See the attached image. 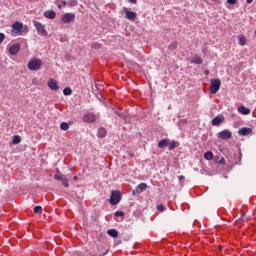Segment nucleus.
<instances>
[{"mask_svg":"<svg viewBox=\"0 0 256 256\" xmlns=\"http://www.w3.org/2000/svg\"><path fill=\"white\" fill-rule=\"evenodd\" d=\"M41 67H43V61H41V59H37V58L31 59L27 65V68L30 71H39V69H41Z\"/></svg>","mask_w":256,"mask_h":256,"instance_id":"nucleus-1","label":"nucleus"},{"mask_svg":"<svg viewBox=\"0 0 256 256\" xmlns=\"http://www.w3.org/2000/svg\"><path fill=\"white\" fill-rule=\"evenodd\" d=\"M210 93L211 95H215L221 89V80L219 79H211L210 80Z\"/></svg>","mask_w":256,"mask_h":256,"instance_id":"nucleus-2","label":"nucleus"},{"mask_svg":"<svg viewBox=\"0 0 256 256\" xmlns=\"http://www.w3.org/2000/svg\"><path fill=\"white\" fill-rule=\"evenodd\" d=\"M121 201V192L112 191L110 196V205H117Z\"/></svg>","mask_w":256,"mask_h":256,"instance_id":"nucleus-3","label":"nucleus"},{"mask_svg":"<svg viewBox=\"0 0 256 256\" xmlns=\"http://www.w3.org/2000/svg\"><path fill=\"white\" fill-rule=\"evenodd\" d=\"M12 33H14V35H23V23L21 22H15L14 24H12Z\"/></svg>","mask_w":256,"mask_h":256,"instance_id":"nucleus-4","label":"nucleus"},{"mask_svg":"<svg viewBox=\"0 0 256 256\" xmlns=\"http://www.w3.org/2000/svg\"><path fill=\"white\" fill-rule=\"evenodd\" d=\"M34 27L36 28L38 35H41L42 37H47V30H45L44 25H42L40 22H34Z\"/></svg>","mask_w":256,"mask_h":256,"instance_id":"nucleus-5","label":"nucleus"},{"mask_svg":"<svg viewBox=\"0 0 256 256\" xmlns=\"http://www.w3.org/2000/svg\"><path fill=\"white\" fill-rule=\"evenodd\" d=\"M62 23H73L75 21V14L73 13H64L61 17Z\"/></svg>","mask_w":256,"mask_h":256,"instance_id":"nucleus-6","label":"nucleus"},{"mask_svg":"<svg viewBox=\"0 0 256 256\" xmlns=\"http://www.w3.org/2000/svg\"><path fill=\"white\" fill-rule=\"evenodd\" d=\"M123 11H124L125 17L128 19V21H135V19H137V13L129 10V8L124 7Z\"/></svg>","mask_w":256,"mask_h":256,"instance_id":"nucleus-7","label":"nucleus"},{"mask_svg":"<svg viewBox=\"0 0 256 256\" xmlns=\"http://www.w3.org/2000/svg\"><path fill=\"white\" fill-rule=\"evenodd\" d=\"M84 123H95L97 121V116L93 113H87L82 117Z\"/></svg>","mask_w":256,"mask_h":256,"instance_id":"nucleus-8","label":"nucleus"},{"mask_svg":"<svg viewBox=\"0 0 256 256\" xmlns=\"http://www.w3.org/2000/svg\"><path fill=\"white\" fill-rule=\"evenodd\" d=\"M218 137L219 139H231V137H233V133L230 130H223L221 132L218 133Z\"/></svg>","mask_w":256,"mask_h":256,"instance_id":"nucleus-9","label":"nucleus"},{"mask_svg":"<svg viewBox=\"0 0 256 256\" xmlns=\"http://www.w3.org/2000/svg\"><path fill=\"white\" fill-rule=\"evenodd\" d=\"M253 133L252 128L243 127L238 130V135H241L242 137H247V135H251Z\"/></svg>","mask_w":256,"mask_h":256,"instance_id":"nucleus-10","label":"nucleus"},{"mask_svg":"<svg viewBox=\"0 0 256 256\" xmlns=\"http://www.w3.org/2000/svg\"><path fill=\"white\" fill-rule=\"evenodd\" d=\"M20 50H21V45L19 43H16L9 48V53L10 55H17Z\"/></svg>","mask_w":256,"mask_h":256,"instance_id":"nucleus-11","label":"nucleus"},{"mask_svg":"<svg viewBox=\"0 0 256 256\" xmlns=\"http://www.w3.org/2000/svg\"><path fill=\"white\" fill-rule=\"evenodd\" d=\"M48 87L49 89H51L52 91H58L59 89V85L57 84V81L50 79L48 81Z\"/></svg>","mask_w":256,"mask_h":256,"instance_id":"nucleus-12","label":"nucleus"},{"mask_svg":"<svg viewBox=\"0 0 256 256\" xmlns=\"http://www.w3.org/2000/svg\"><path fill=\"white\" fill-rule=\"evenodd\" d=\"M44 17H46V19H55V17H57V13L53 10H46L44 12Z\"/></svg>","mask_w":256,"mask_h":256,"instance_id":"nucleus-13","label":"nucleus"},{"mask_svg":"<svg viewBox=\"0 0 256 256\" xmlns=\"http://www.w3.org/2000/svg\"><path fill=\"white\" fill-rule=\"evenodd\" d=\"M170 140L169 139H162L158 142L159 149H165V147H169Z\"/></svg>","mask_w":256,"mask_h":256,"instance_id":"nucleus-14","label":"nucleus"},{"mask_svg":"<svg viewBox=\"0 0 256 256\" xmlns=\"http://www.w3.org/2000/svg\"><path fill=\"white\" fill-rule=\"evenodd\" d=\"M237 39L241 47H245V45H247V37H245V35H238Z\"/></svg>","mask_w":256,"mask_h":256,"instance_id":"nucleus-15","label":"nucleus"},{"mask_svg":"<svg viewBox=\"0 0 256 256\" xmlns=\"http://www.w3.org/2000/svg\"><path fill=\"white\" fill-rule=\"evenodd\" d=\"M237 110L241 115H249L251 113V110L245 106H239Z\"/></svg>","mask_w":256,"mask_h":256,"instance_id":"nucleus-16","label":"nucleus"},{"mask_svg":"<svg viewBox=\"0 0 256 256\" xmlns=\"http://www.w3.org/2000/svg\"><path fill=\"white\" fill-rule=\"evenodd\" d=\"M224 117L223 116H216L213 120H212V125L217 126V125H221V122L223 121Z\"/></svg>","mask_w":256,"mask_h":256,"instance_id":"nucleus-17","label":"nucleus"},{"mask_svg":"<svg viewBox=\"0 0 256 256\" xmlns=\"http://www.w3.org/2000/svg\"><path fill=\"white\" fill-rule=\"evenodd\" d=\"M107 234L110 236V237H113L114 239H117V237H119V232L115 229H109L107 231Z\"/></svg>","mask_w":256,"mask_h":256,"instance_id":"nucleus-18","label":"nucleus"},{"mask_svg":"<svg viewBox=\"0 0 256 256\" xmlns=\"http://www.w3.org/2000/svg\"><path fill=\"white\" fill-rule=\"evenodd\" d=\"M191 63H195L196 65H201L203 63V59L199 56H195L192 58Z\"/></svg>","mask_w":256,"mask_h":256,"instance_id":"nucleus-19","label":"nucleus"},{"mask_svg":"<svg viewBox=\"0 0 256 256\" xmlns=\"http://www.w3.org/2000/svg\"><path fill=\"white\" fill-rule=\"evenodd\" d=\"M204 159H206V161H211L213 160V152L211 151H207L204 154Z\"/></svg>","mask_w":256,"mask_h":256,"instance_id":"nucleus-20","label":"nucleus"},{"mask_svg":"<svg viewBox=\"0 0 256 256\" xmlns=\"http://www.w3.org/2000/svg\"><path fill=\"white\" fill-rule=\"evenodd\" d=\"M105 135H107V130H105V128H100L98 130V137H100V139H103V137H105Z\"/></svg>","mask_w":256,"mask_h":256,"instance_id":"nucleus-21","label":"nucleus"},{"mask_svg":"<svg viewBox=\"0 0 256 256\" xmlns=\"http://www.w3.org/2000/svg\"><path fill=\"white\" fill-rule=\"evenodd\" d=\"M12 143H13V145H19V143H21V137L18 135L14 136Z\"/></svg>","mask_w":256,"mask_h":256,"instance_id":"nucleus-22","label":"nucleus"},{"mask_svg":"<svg viewBox=\"0 0 256 256\" xmlns=\"http://www.w3.org/2000/svg\"><path fill=\"white\" fill-rule=\"evenodd\" d=\"M60 129H61L62 131H67V130L69 129V124L66 123V122H62V123L60 124Z\"/></svg>","mask_w":256,"mask_h":256,"instance_id":"nucleus-23","label":"nucleus"},{"mask_svg":"<svg viewBox=\"0 0 256 256\" xmlns=\"http://www.w3.org/2000/svg\"><path fill=\"white\" fill-rule=\"evenodd\" d=\"M138 189L143 192V191H146L147 190V184L146 183H140L138 185Z\"/></svg>","mask_w":256,"mask_h":256,"instance_id":"nucleus-24","label":"nucleus"},{"mask_svg":"<svg viewBox=\"0 0 256 256\" xmlns=\"http://www.w3.org/2000/svg\"><path fill=\"white\" fill-rule=\"evenodd\" d=\"M173 149H177V142L172 141L169 144V151H173Z\"/></svg>","mask_w":256,"mask_h":256,"instance_id":"nucleus-25","label":"nucleus"},{"mask_svg":"<svg viewBox=\"0 0 256 256\" xmlns=\"http://www.w3.org/2000/svg\"><path fill=\"white\" fill-rule=\"evenodd\" d=\"M34 213L36 214L43 213V208L41 206L34 207Z\"/></svg>","mask_w":256,"mask_h":256,"instance_id":"nucleus-26","label":"nucleus"},{"mask_svg":"<svg viewBox=\"0 0 256 256\" xmlns=\"http://www.w3.org/2000/svg\"><path fill=\"white\" fill-rule=\"evenodd\" d=\"M54 179H56V181H63L65 179V176L60 174H55Z\"/></svg>","mask_w":256,"mask_h":256,"instance_id":"nucleus-27","label":"nucleus"},{"mask_svg":"<svg viewBox=\"0 0 256 256\" xmlns=\"http://www.w3.org/2000/svg\"><path fill=\"white\" fill-rule=\"evenodd\" d=\"M63 93L64 95H72L73 90L71 88H64Z\"/></svg>","mask_w":256,"mask_h":256,"instance_id":"nucleus-28","label":"nucleus"},{"mask_svg":"<svg viewBox=\"0 0 256 256\" xmlns=\"http://www.w3.org/2000/svg\"><path fill=\"white\" fill-rule=\"evenodd\" d=\"M77 5V0H69L68 1V7H75Z\"/></svg>","mask_w":256,"mask_h":256,"instance_id":"nucleus-29","label":"nucleus"},{"mask_svg":"<svg viewBox=\"0 0 256 256\" xmlns=\"http://www.w3.org/2000/svg\"><path fill=\"white\" fill-rule=\"evenodd\" d=\"M157 210L160 211V213H163V211H165V206L163 204H160L157 206Z\"/></svg>","mask_w":256,"mask_h":256,"instance_id":"nucleus-30","label":"nucleus"},{"mask_svg":"<svg viewBox=\"0 0 256 256\" xmlns=\"http://www.w3.org/2000/svg\"><path fill=\"white\" fill-rule=\"evenodd\" d=\"M66 5H68V2L63 0L62 4H58V9H61L62 7H65Z\"/></svg>","mask_w":256,"mask_h":256,"instance_id":"nucleus-31","label":"nucleus"},{"mask_svg":"<svg viewBox=\"0 0 256 256\" xmlns=\"http://www.w3.org/2000/svg\"><path fill=\"white\" fill-rule=\"evenodd\" d=\"M125 215V213L123 211H117L115 212V216L116 217H123Z\"/></svg>","mask_w":256,"mask_h":256,"instance_id":"nucleus-32","label":"nucleus"},{"mask_svg":"<svg viewBox=\"0 0 256 256\" xmlns=\"http://www.w3.org/2000/svg\"><path fill=\"white\" fill-rule=\"evenodd\" d=\"M62 184L64 185V187H69V180H67V178L63 179Z\"/></svg>","mask_w":256,"mask_h":256,"instance_id":"nucleus-33","label":"nucleus"},{"mask_svg":"<svg viewBox=\"0 0 256 256\" xmlns=\"http://www.w3.org/2000/svg\"><path fill=\"white\" fill-rule=\"evenodd\" d=\"M3 41H5V34L0 33V45L3 43Z\"/></svg>","mask_w":256,"mask_h":256,"instance_id":"nucleus-34","label":"nucleus"},{"mask_svg":"<svg viewBox=\"0 0 256 256\" xmlns=\"http://www.w3.org/2000/svg\"><path fill=\"white\" fill-rule=\"evenodd\" d=\"M227 3L229 5H235L237 3V0H227Z\"/></svg>","mask_w":256,"mask_h":256,"instance_id":"nucleus-35","label":"nucleus"},{"mask_svg":"<svg viewBox=\"0 0 256 256\" xmlns=\"http://www.w3.org/2000/svg\"><path fill=\"white\" fill-rule=\"evenodd\" d=\"M169 47H170V49H177V44H175V43L171 44Z\"/></svg>","mask_w":256,"mask_h":256,"instance_id":"nucleus-36","label":"nucleus"},{"mask_svg":"<svg viewBox=\"0 0 256 256\" xmlns=\"http://www.w3.org/2000/svg\"><path fill=\"white\" fill-rule=\"evenodd\" d=\"M93 47L95 48V49H99V47H101V45L100 44H93Z\"/></svg>","mask_w":256,"mask_h":256,"instance_id":"nucleus-37","label":"nucleus"},{"mask_svg":"<svg viewBox=\"0 0 256 256\" xmlns=\"http://www.w3.org/2000/svg\"><path fill=\"white\" fill-rule=\"evenodd\" d=\"M246 3H248L249 5H251V3H253V0H246Z\"/></svg>","mask_w":256,"mask_h":256,"instance_id":"nucleus-38","label":"nucleus"},{"mask_svg":"<svg viewBox=\"0 0 256 256\" xmlns=\"http://www.w3.org/2000/svg\"><path fill=\"white\" fill-rule=\"evenodd\" d=\"M129 3L135 4V3H137V0H129Z\"/></svg>","mask_w":256,"mask_h":256,"instance_id":"nucleus-39","label":"nucleus"},{"mask_svg":"<svg viewBox=\"0 0 256 256\" xmlns=\"http://www.w3.org/2000/svg\"><path fill=\"white\" fill-rule=\"evenodd\" d=\"M179 179L181 180V179H185V176H179Z\"/></svg>","mask_w":256,"mask_h":256,"instance_id":"nucleus-40","label":"nucleus"},{"mask_svg":"<svg viewBox=\"0 0 256 256\" xmlns=\"http://www.w3.org/2000/svg\"><path fill=\"white\" fill-rule=\"evenodd\" d=\"M209 74V72L208 71H206V75H208Z\"/></svg>","mask_w":256,"mask_h":256,"instance_id":"nucleus-41","label":"nucleus"},{"mask_svg":"<svg viewBox=\"0 0 256 256\" xmlns=\"http://www.w3.org/2000/svg\"><path fill=\"white\" fill-rule=\"evenodd\" d=\"M132 193H133V195H135V191H133Z\"/></svg>","mask_w":256,"mask_h":256,"instance_id":"nucleus-42","label":"nucleus"},{"mask_svg":"<svg viewBox=\"0 0 256 256\" xmlns=\"http://www.w3.org/2000/svg\"><path fill=\"white\" fill-rule=\"evenodd\" d=\"M74 179H77V176H75Z\"/></svg>","mask_w":256,"mask_h":256,"instance_id":"nucleus-43","label":"nucleus"}]
</instances>
